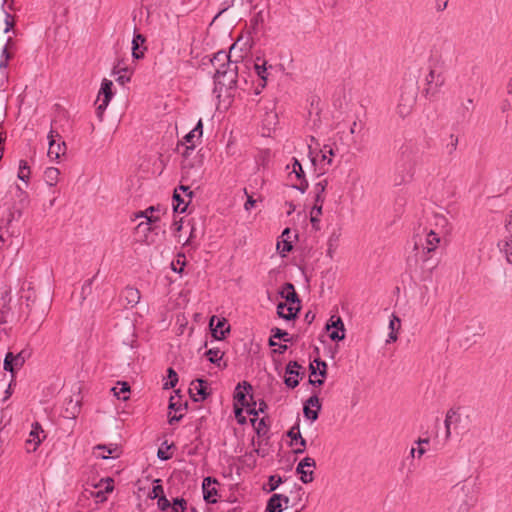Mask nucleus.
Returning a JSON list of instances; mask_svg holds the SVG:
<instances>
[{"instance_id": "nucleus-1", "label": "nucleus", "mask_w": 512, "mask_h": 512, "mask_svg": "<svg viewBox=\"0 0 512 512\" xmlns=\"http://www.w3.org/2000/svg\"><path fill=\"white\" fill-rule=\"evenodd\" d=\"M212 64L215 67L214 75V93L220 97L225 90L228 92L236 86L237 82V66L230 61V56L223 51L215 54L212 59Z\"/></svg>"}, {"instance_id": "nucleus-2", "label": "nucleus", "mask_w": 512, "mask_h": 512, "mask_svg": "<svg viewBox=\"0 0 512 512\" xmlns=\"http://www.w3.org/2000/svg\"><path fill=\"white\" fill-rule=\"evenodd\" d=\"M434 219L435 228H424L422 233L417 234L416 250L421 249L427 253L434 252L439 247L441 240L447 235V219L438 215H435Z\"/></svg>"}, {"instance_id": "nucleus-3", "label": "nucleus", "mask_w": 512, "mask_h": 512, "mask_svg": "<svg viewBox=\"0 0 512 512\" xmlns=\"http://www.w3.org/2000/svg\"><path fill=\"white\" fill-rule=\"evenodd\" d=\"M446 62L437 55H432L428 62V73L425 76L426 95H437L446 83Z\"/></svg>"}, {"instance_id": "nucleus-4", "label": "nucleus", "mask_w": 512, "mask_h": 512, "mask_svg": "<svg viewBox=\"0 0 512 512\" xmlns=\"http://www.w3.org/2000/svg\"><path fill=\"white\" fill-rule=\"evenodd\" d=\"M287 180L290 186L297 189L301 193H305L308 189V181L302 165L296 158H292V162L286 165Z\"/></svg>"}, {"instance_id": "nucleus-5", "label": "nucleus", "mask_w": 512, "mask_h": 512, "mask_svg": "<svg viewBox=\"0 0 512 512\" xmlns=\"http://www.w3.org/2000/svg\"><path fill=\"white\" fill-rule=\"evenodd\" d=\"M113 489V479L107 477L100 479L97 483H87L83 494L87 498H94L96 503H102L107 500V495Z\"/></svg>"}, {"instance_id": "nucleus-6", "label": "nucleus", "mask_w": 512, "mask_h": 512, "mask_svg": "<svg viewBox=\"0 0 512 512\" xmlns=\"http://www.w3.org/2000/svg\"><path fill=\"white\" fill-rule=\"evenodd\" d=\"M415 102L416 89L412 85L401 87L396 107L397 114L402 118L407 117L412 112Z\"/></svg>"}, {"instance_id": "nucleus-7", "label": "nucleus", "mask_w": 512, "mask_h": 512, "mask_svg": "<svg viewBox=\"0 0 512 512\" xmlns=\"http://www.w3.org/2000/svg\"><path fill=\"white\" fill-rule=\"evenodd\" d=\"M47 138L49 141L48 156L51 159L57 160L61 156L65 155L66 144L64 141L61 140V136L59 135L58 132L51 129L50 132L48 133Z\"/></svg>"}, {"instance_id": "nucleus-8", "label": "nucleus", "mask_w": 512, "mask_h": 512, "mask_svg": "<svg viewBox=\"0 0 512 512\" xmlns=\"http://www.w3.org/2000/svg\"><path fill=\"white\" fill-rule=\"evenodd\" d=\"M191 198L192 191H190L188 186L181 185L178 189H175L173 195L174 211L177 213H184Z\"/></svg>"}, {"instance_id": "nucleus-9", "label": "nucleus", "mask_w": 512, "mask_h": 512, "mask_svg": "<svg viewBox=\"0 0 512 512\" xmlns=\"http://www.w3.org/2000/svg\"><path fill=\"white\" fill-rule=\"evenodd\" d=\"M326 329L332 341H341L345 338V326L340 316L332 315L326 324Z\"/></svg>"}, {"instance_id": "nucleus-10", "label": "nucleus", "mask_w": 512, "mask_h": 512, "mask_svg": "<svg viewBox=\"0 0 512 512\" xmlns=\"http://www.w3.org/2000/svg\"><path fill=\"white\" fill-rule=\"evenodd\" d=\"M321 410V403L317 395L309 397L303 407V413L310 423L315 422L318 419L319 412Z\"/></svg>"}, {"instance_id": "nucleus-11", "label": "nucleus", "mask_w": 512, "mask_h": 512, "mask_svg": "<svg viewBox=\"0 0 512 512\" xmlns=\"http://www.w3.org/2000/svg\"><path fill=\"white\" fill-rule=\"evenodd\" d=\"M209 326L212 331V336L216 340L224 339L225 335L230 331V326L227 324L226 319L218 318L217 316L210 318Z\"/></svg>"}, {"instance_id": "nucleus-12", "label": "nucleus", "mask_w": 512, "mask_h": 512, "mask_svg": "<svg viewBox=\"0 0 512 512\" xmlns=\"http://www.w3.org/2000/svg\"><path fill=\"white\" fill-rule=\"evenodd\" d=\"M113 82L109 79L104 78L101 82V87L98 92V101L101 103L98 106V110H105L113 98Z\"/></svg>"}, {"instance_id": "nucleus-13", "label": "nucleus", "mask_w": 512, "mask_h": 512, "mask_svg": "<svg viewBox=\"0 0 512 512\" xmlns=\"http://www.w3.org/2000/svg\"><path fill=\"white\" fill-rule=\"evenodd\" d=\"M316 466V462L311 457L303 458L296 467V472L300 474V480L304 484H308L313 481V471L306 470V468H314Z\"/></svg>"}, {"instance_id": "nucleus-14", "label": "nucleus", "mask_w": 512, "mask_h": 512, "mask_svg": "<svg viewBox=\"0 0 512 512\" xmlns=\"http://www.w3.org/2000/svg\"><path fill=\"white\" fill-rule=\"evenodd\" d=\"M120 453V447L117 444H99L93 447V455L96 458H117L120 456Z\"/></svg>"}, {"instance_id": "nucleus-15", "label": "nucleus", "mask_w": 512, "mask_h": 512, "mask_svg": "<svg viewBox=\"0 0 512 512\" xmlns=\"http://www.w3.org/2000/svg\"><path fill=\"white\" fill-rule=\"evenodd\" d=\"M25 363V356L23 352L18 354H13L12 352H8L5 356L3 368L5 371H9L12 374L15 370L20 369Z\"/></svg>"}, {"instance_id": "nucleus-16", "label": "nucleus", "mask_w": 512, "mask_h": 512, "mask_svg": "<svg viewBox=\"0 0 512 512\" xmlns=\"http://www.w3.org/2000/svg\"><path fill=\"white\" fill-rule=\"evenodd\" d=\"M301 366L296 361H291L287 364L285 370V384L289 388H295L299 384V369Z\"/></svg>"}, {"instance_id": "nucleus-17", "label": "nucleus", "mask_w": 512, "mask_h": 512, "mask_svg": "<svg viewBox=\"0 0 512 512\" xmlns=\"http://www.w3.org/2000/svg\"><path fill=\"white\" fill-rule=\"evenodd\" d=\"M189 393L194 401H202L208 396L207 382L197 379L192 381L189 388Z\"/></svg>"}, {"instance_id": "nucleus-18", "label": "nucleus", "mask_w": 512, "mask_h": 512, "mask_svg": "<svg viewBox=\"0 0 512 512\" xmlns=\"http://www.w3.org/2000/svg\"><path fill=\"white\" fill-rule=\"evenodd\" d=\"M336 155V151L331 144H325L319 151L317 158H314L313 161H320L322 166H331L333 163V158Z\"/></svg>"}, {"instance_id": "nucleus-19", "label": "nucleus", "mask_w": 512, "mask_h": 512, "mask_svg": "<svg viewBox=\"0 0 512 512\" xmlns=\"http://www.w3.org/2000/svg\"><path fill=\"white\" fill-rule=\"evenodd\" d=\"M461 422V415L455 409H449L446 413L444 425L446 429V437H450L451 431L457 429Z\"/></svg>"}, {"instance_id": "nucleus-20", "label": "nucleus", "mask_w": 512, "mask_h": 512, "mask_svg": "<svg viewBox=\"0 0 512 512\" xmlns=\"http://www.w3.org/2000/svg\"><path fill=\"white\" fill-rule=\"evenodd\" d=\"M252 387L249 383L243 382L239 383L236 386L235 393H234V400L235 404L238 406L244 407L247 403H249V400L247 399V395L251 391Z\"/></svg>"}, {"instance_id": "nucleus-21", "label": "nucleus", "mask_w": 512, "mask_h": 512, "mask_svg": "<svg viewBox=\"0 0 512 512\" xmlns=\"http://www.w3.org/2000/svg\"><path fill=\"white\" fill-rule=\"evenodd\" d=\"M217 481L215 479H212L210 477H206L203 480L202 489H203V496L204 500L208 503H215L216 496H217V490L214 486Z\"/></svg>"}, {"instance_id": "nucleus-22", "label": "nucleus", "mask_w": 512, "mask_h": 512, "mask_svg": "<svg viewBox=\"0 0 512 512\" xmlns=\"http://www.w3.org/2000/svg\"><path fill=\"white\" fill-rule=\"evenodd\" d=\"M276 248L282 257H285L292 250L291 231L289 228L284 229L282 232Z\"/></svg>"}, {"instance_id": "nucleus-23", "label": "nucleus", "mask_w": 512, "mask_h": 512, "mask_svg": "<svg viewBox=\"0 0 512 512\" xmlns=\"http://www.w3.org/2000/svg\"><path fill=\"white\" fill-rule=\"evenodd\" d=\"M299 306L292 303H279L277 305V314L280 318L291 320L296 317Z\"/></svg>"}, {"instance_id": "nucleus-24", "label": "nucleus", "mask_w": 512, "mask_h": 512, "mask_svg": "<svg viewBox=\"0 0 512 512\" xmlns=\"http://www.w3.org/2000/svg\"><path fill=\"white\" fill-rule=\"evenodd\" d=\"M41 433H43V430L40 428L38 424H35L29 433L28 439L26 440L27 450L29 452L35 451L39 444L41 443Z\"/></svg>"}, {"instance_id": "nucleus-25", "label": "nucleus", "mask_w": 512, "mask_h": 512, "mask_svg": "<svg viewBox=\"0 0 512 512\" xmlns=\"http://www.w3.org/2000/svg\"><path fill=\"white\" fill-rule=\"evenodd\" d=\"M121 297L126 302L127 306L134 307L140 301V292L134 287H126L121 294Z\"/></svg>"}, {"instance_id": "nucleus-26", "label": "nucleus", "mask_w": 512, "mask_h": 512, "mask_svg": "<svg viewBox=\"0 0 512 512\" xmlns=\"http://www.w3.org/2000/svg\"><path fill=\"white\" fill-rule=\"evenodd\" d=\"M145 37L141 34H135L132 40V56L135 59H141L144 56V51L146 47H144Z\"/></svg>"}, {"instance_id": "nucleus-27", "label": "nucleus", "mask_w": 512, "mask_h": 512, "mask_svg": "<svg viewBox=\"0 0 512 512\" xmlns=\"http://www.w3.org/2000/svg\"><path fill=\"white\" fill-rule=\"evenodd\" d=\"M401 327V320L395 314H392L389 321V334L386 339V343H392L398 339V331Z\"/></svg>"}, {"instance_id": "nucleus-28", "label": "nucleus", "mask_w": 512, "mask_h": 512, "mask_svg": "<svg viewBox=\"0 0 512 512\" xmlns=\"http://www.w3.org/2000/svg\"><path fill=\"white\" fill-rule=\"evenodd\" d=\"M155 209L154 207H150L145 211L141 212L137 217H143L146 219V222H140L138 224V229L147 228L150 230L149 225L156 223L159 220V217L154 215Z\"/></svg>"}, {"instance_id": "nucleus-29", "label": "nucleus", "mask_w": 512, "mask_h": 512, "mask_svg": "<svg viewBox=\"0 0 512 512\" xmlns=\"http://www.w3.org/2000/svg\"><path fill=\"white\" fill-rule=\"evenodd\" d=\"M113 75L116 77L115 79L120 85H125L126 83L130 82L132 72L130 69L126 67H120L118 65L114 67Z\"/></svg>"}, {"instance_id": "nucleus-30", "label": "nucleus", "mask_w": 512, "mask_h": 512, "mask_svg": "<svg viewBox=\"0 0 512 512\" xmlns=\"http://www.w3.org/2000/svg\"><path fill=\"white\" fill-rule=\"evenodd\" d=\"M280 294L282 298H285L288 303H292L295 305L299 304V299L295 292L294 286L291 283H286L282 287Z\"/></svg>"}, {"instance_id": "nucleus-31", "label": "nucleus", "mask_w": 512, "mask_h": 512, "mask_svg": "<svg viewBox=\"0 0 512 512\" xmlns=\"http://www.w3.org/2000/svg\"><path fill=\"white\" fill-rule=\"evenodd\" d=\"M429 443V438H419L416 441L417 447L411 448L410 456L413 458H421L427 452V446Z\"/></svg>"}, {"instance_id": "nucleus-32", "label": "nucleus", "mask_w": 512, "mask_h": 512, "mask_svg": "<svg viewBox=\"0 0 512 512\" xmlns=\"http://www.w3.org/2000/svg\"><path fill=\"white\" fill-rule=\"evenodd\" d=\"M284 510L285 507L281 502V494H273L267 502L265 512H283Z\"/></svg>"}, {"instance_id": "nucleus-33", "label": "nucleus", "mask_w": 512, "mask_h": 512, "mask_svg": "<svg viewBox=\"0 0 512 512\" xmlns=\"http://www.w3.org/2000/svg\"><path fill=\"white\" fill-rule=\"evenodd\" d=\"M31 176V168L28 162L21 159L18 164L17 178L22 182L28 184Z\"/></svg>"}, {"instance_id": "nucleus-34", "label": "nucleus", "mask_w": 512, "mask_h": 512, "mask_svg": "<svg viewBox=\"0 0 512 512\" xmlns=\"http://www.w3.org/2000/svg\"><path fill=\"white\" fill-rule=\"evenodd\" d=\"M111 391L118 400L126 401L129 398L130 386L127 382H118L117 386L113 387Z\"/></svg>"}, {"instance_id": "nucleus-35", "label": "nucleus", "mask_w": 512, "mask_h": 512, "mask_svg": "<svg viewBox=\"0 0 512 512\" xmlns=\"http://www.w3.org/2000/svg\"><path fill=\"white\" fill-rule=\"evenodd\" d=\"M60 171L55 167H48L44 171V180L47 185L54 187L58 183Z\"/></svg>"}, {"instance_id": "nucleus-36", "label": "nucleus", "mask_w": 512, "mask_h": 512, "mask_svg": "<svg viewBox=\"0 0 512 512\" xmlns=\"http://www.w3.org/2000/svg\"><path fill=\"white\" fill-rule=\"evenodd\" d=\"M500 251L505 255L508 263L512 264V237H506L498 243Z\"/></svg>"}, {"instance_id": "nucleus-37", "label": "nucleus", "mask_w": 512, "mask_h": 512, "mask_svg": "<svg viewBox=\"0 0 512 512\" xmlns=\"http://www.w3.org/2000/svg\"><path fill=\"white\" fill-rule=\"evenodd\" d=\"M322 214V203H316L312 207L310 211V221L312 223L313 228L316 230L320 229V216Z\"/></svg>"}, {"instance_id": "nucleus-38", "label": "nucleus", "mask_w": 512, "mask_h": 512, "mask_svg": "<svg viewBox=\"0 0 512 512\" xmlns=\"http://www.w3.org/2000/svg\"><path fill=\"white\" fill-rule=\"evenodd\" d=\"M328 185V181L326 179L319 180L315 186V202L316 203H323L324 201V192Z\"/></svg>"}, {"instance_id": "nucleus-39", "label": "nucleus", "mask_w": 512, "mask_h": 512, "mask_svg": "<svg viewBox=\"0 0 512 512\" xmlns=\"http://www.w3.org/2000/svg\"><path fill=\"white\" fill-rule=\"evenodd\" d=\"M458 146V137L454 134H450L446 139H444V149L448 155H452Z\"/></svg>"}, {"instance_id": "nucleus-40", "label": "nucleus", "mask_w": 512, "mask_h": 512, "mask_svg": "<svg viewBox=\"0 0 512 512\" xmlns=\"http://www.w3.org/2000/svg\"><path fill=\"white\" fill-rule=\"evenodd\" d=\"M206 355L211 363L216 364L218 367L221 366V361L224 355L223 351L218 348H212L206 352Z\"/></svg>"}, {"instance_id": "nucleus-41", "label": "nucleus", "mask_w": 512, "mask_h": 512, "mask_svg": "<svg viewBox=\"0 0 512 512\" xmlns=\"http://www.w3.org/2000/svg\"><path fill=\"white\" fill-rule=\"evenodd\" d=\"M468 492V484L466 482H459L458 484L452 487L450 494L452 496H459L460 494H463L467 497Z\"/></svg>"}, {"instance_id": "nucleus-42", "label": "nucleus", "mask_w": 512, "mask_h": 512, "mask_svg": "<svg viewBox=\"0 0 512 512\" xmlns=\"http://www.w3.org/2000/svg\"><path fill=\"white\" fill-rule=\"evenodd\" d=\"M254 70L257 74V76L263 81L262 83V87L265 86V82H266V79H267V67H266V63H262V64H258L256 63L254 65Z\"/></svg>"}, {"instance_id": "nucleus-43", "label": "nucleus", "mask_w": 512, "mask_h": 512, "mask_svg": "<svg viewBox=\"0 0 512 512\" xmlns=\"http://www.w3.org/2000/svg\"><path fill=\"white\" fill-rule=\"evenodd\" d=\"M178 382L177 373L173 368L168 369V380L164 383V388L169 389L176 386Z\"/></svg>"}, {"instance_id": "nucleus-44", "label": "nucleus", "mask_w": 512, "mask_h": 512, "mask_svg": "<svg viewBox=\"0 0 512 512\" xmlns=\"http://www.w3.org/2000/svg\"><path fill=\"white\" fill-rule=\"evenodd\" d=\"M201 2L202 0H181L182 12L188 13L194 10Z\"/></svg>"}, {"instance_id": "nucleus-45", "label": "nucleus", "mask_w": 512, "mask_h": 512, "mask_svg": "<svg viewBox=\"0 0 512 512\" xmlns=\"http://www.w3.org/2000/svg\"><path fill=\"white\" fill-rule=\"evenodd\" d=\"M155 485L153 486L152 490L149 492L148 496L151 499H159L161 495H164V490L162 485L160 484V480H155Z\"/></svg>"}, {"instance_id": "nucleus-46", "label": "nucleus", "mask_w": 512, "mask_h": 512, "mask_svg": "<svg viewBox=\"0 0 512 512\" xmlns=\"http://www.w3.org/2000/svg\"><path fill=\"white\" fill-rule=\"evenodd\" d=\"M271 332H272V338L282 339L284 342H289L290 341V337H289L288 332H286L284 330H281L279 328H273L271 330Z\"/></svg>"}, {"instance_id": "nucleus-47", "label": "nucleus", "mask_w": 512, "mask_h": 512, "mask_svg": "<svg viewBox=\"0 0 512 512\" xmlns=\"http://www.w3.org/2000/svg\"><path fill=\"white\" fill-rule=\"evenodd\" d=\"M173 505L171 512H184L186 509V501L183 498H175Z\"/></svg>"}, {"instance_id": "nucleus-48", "label": "nucleus", "mask_w": 512, "mask_h": 512, "mask_svg": "<svg viewBox=\"0 0 512 512\" xmlns=\"http://www.w3.org/2000/svg\"><path fill=\"white\" fill-rule=\"evenodd\" d=\"M251 423L255 427L258 434L267 428L265 420L263 418L257 419L256 417H254L251 419Z\"/></svg>"}, {"instance_id": "nucleus-49", "label": "nucleus", "mask_w": 512, "mask_h": 512, "mask_svg": "<svg viewBox=\"0 0 512 512\" xmlns=\"http://www.w3.org/2000/svg\"><path fill=\"white\" fill-rule=\"evenodd\" d=\"M283 480L279 476L272 475L269 477V491L276 490L281 484Z\"/></svg>"}, {"instance_id": "nucleus-50", "label": "nucleus", "mask_w": 512, "mask_h": 512, "mask_svg": "<svg viewBox=\"0 0 512 512\" xmlns=\"http://www.w3.org/2000/svg\"><path fill=\"white\" fill-rule=\"evenodd\" d=\"M310 368H311V376H310V379H309L310 384L317 385V386L322 385L323 382H324V379H323L324 377L319 378V379L318 378H313L317 374L314 364H311Z\"/></svg>"}, {"instance_id": "nucleus-51", "label": "nucleus", "mask_w": 512, "mask_h": 512, "mask_svg": "<svg viewBox=\"0 0 512 512\" xmlns=\"http://www.w3.org/2000/svg\"><path fill=\"white\" fill-rule=\"evenodd\" d=\"M157 505L161 511H167L171 506L170 501L166 498L165 495H161L159 497Z\"/></svg>"}, {"instance_id": "nucleus-52", "label": "nucleus", "mask_w": 512, "mask_h": 512, "mask_svg": "<svg viewBox=\"0 0 512 512\" xmlns=\"http://www.w3.org/2000/svg\"><path fill=\"white\" fill-rule=\"evenodd\" d=\"M195 139L197 140V135L192 130L184 137L185 142L190 144L187 146V150L195 148Z\"/></svg>"}, {"instance_id": "nucleus-53", "label": "nucleus", "mask_w": 512, "mask_h": 512, "mask_svg": "<svg viewBox=\"0 0 512 512\" xmlns=\"http://www.w3.org/2000/svg\"><path fill=\"white\" fill-rule=\"evenodd\" d=\"M195 238H196V229H195V227L192 226L189 238L184 243V246H190L194 249L197 248L198 245L195 243Z\"/></svg>"}, {"instance_id": "nucleus-54", "label": "nucleus", "mask_w": 512, "mask_h": 512, "mask_svg": "<svg viewBox=\"0 0 512 512\" xmlns=\"http://www.w3.org/2000/svg\"><path fill=\"white\" fill-rule=\"evenodd\" d=\"M337 240H338V237H330L329 240H328V249H327V255L332 258L333 257V253L335 252L336 250V247H337Z\"/></svg>"}, {"instance_id": "nucleus-55", "label": "nucleus", "mask_w": 512, "mask_h": 512, "mask_svg": "<svg viewBox=\"0 0 512 512\" xmlns=\"http://www.w3.org/2000/svg\"><path fill=\"white\" fill-rule=\"evenodd\" d=\"M313 364L315 366V369L319 370V375L321 377H325L326 369H327V364L324 361H321V360H315Z\"/></svg>"}, {"instance_id": "nucleus-56", "label": "nucleus", "mask_w": 512, "mask_h": 512, "mask_svg": "<svg viewBox=\"0 0 512 512\" xmlns=\"http://www.w3.org/2000/svg\"><path fill=\"white\" fill-rule=\"evenodd\" d=\"M242 411H243L242 406H238L237 404H234L235 417L239 424H244L246 422L245 417L242 416Z\"/></svg>"}, {"instance_id": "nucleus-57", "label": "nucleus", "mask_w": 512, "mask_h": 512, "mask_svg": "<svg viewBox=\"0 0 512 512\" xmlns=\"http://www.w3.org/2000/svg\"><path fill=\"white\" fill-rule=\"evenodd\" d=\"M244 407L249 415H253L255 417L258 415L257 403L255 401L253 403H247Z\"/></svg>"}, {"instance_id": "nucleus-58", "label": "nucleus", "mask_w": 512, "mask_h": 512, "mask_svg": "<svg viewBox=\"0 0 512 512\" xmlns=\"http://www.w3.org/2000/svg\"><path fill=\"white\" fill-rule=\"evenodd\" d=\"M507 93L508 98L506 99V105L512 109V78L509 80L507 84Z\"/></svg>"}, {"instance_id": "nucleus-59", "label": "nucleus", "mask_w": 512, "mask_h": 512, "mask_svg": "<svg viewBox=\"0 0 512 512\" xmlns=\"http://www.w3.org/2000/svg\"><path fill=\"white\" fill-rule=\"evenodd\" d=\"M192 131L197 135V140H199L202 137L203 123L201 119L198 120L196 126L194 127V129H192Z\"/></svg>"}, {"instance_id": "nucleus-60", "label": "nucleus", "mask_w": 512, "mask_h": 512, "mask_svg": "<svg viewBox=\"0 0 512 512\" xmlns=\"http://www.w3.org/2000/svg\"><path fill=\"white\" fill-rule=\"evenodd\" d=\"M297 429H299L298 425L293 426L288 432V436L292 439V441L298 440Z\"/></svg>"}, {"instance_id": "nucleus-61", "label": "nucleus", "mask_w": 512, "mask_h": 512, "mask_svg": "<svg viewBox=\"0 0 512 512\" xmlns=\"http://www.w3.org/2000/svg\"><path fill=\"white\" fill-rule=\"evenodd\" d=\"M5 24H6V28H5L4 32L7 33L10 31V29L13 27V24H14L10 14L6 15Z\"/></svg>"}, {"instance_id": "nucleus-62", "label": "nucleus", "mask_w": 512, "mask_h": 512, "mask_svg": "<svg viewBox=\"0 0 512 512\" xmlns=\"http://www.w3.org/2000/svg\"><path fill=\"white\" fill-rule=\"evenodd\" d=\"M255 203H256V201L251 196H248V199L244 204L245 210H247V211L251 210L255 206Z\"/></svg>"}, {"instance_id": "nucleus-63", "label": "nucleus", "mask_w": 512, "mask_h": 512, "mask_svg": "<svg viewBox=\"0 0 512 512\" xmlns=\"http://www.w3.org/2000/svg\"><path fill=\"white\" fill-rule=\"evenodd\" d=\"M506 231L509 234L508 237H512V215H509L505 225Z\"/></svg>"}, {"instance_id": "nucleus-64", "label": "nucleus", "mask_w": 512, "mask_h": 512, "mask_svg": "<svg viewBox=\"0 0 512 512\" xmlns=\"http://www.w3.org/2000/svg\"><path fill=\"white\" fill-rule=\"evenodd\" d=\"M448 0H437V10L442 11L447 7Z\"/></svg>"}]
</instances>
